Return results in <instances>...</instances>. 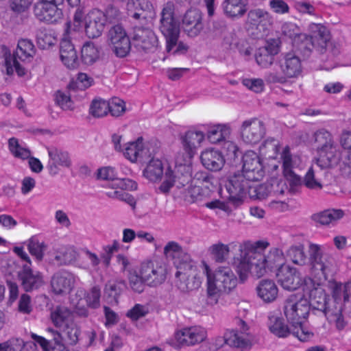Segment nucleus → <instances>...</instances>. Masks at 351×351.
<instances>
[{
    "label": "nucleus",
    "mask_w": 351,
    "mask_h": 351,
    "mask_svg": "<svg viewBox=\"0 0 351 351\" xmlns=\"http://www.w3.org/2000/svg\"><path fill=\"white\" fill-rule=\"evenodd\" d=\"M64 328V329L63 332L64 334L65 341L69 345H75L79 341V336L80 335V328L73 322L66 325Z\"/></svg>",
    "instance_id": "54"
},
{
    "label": "nucleus",
    "mask_w": 351,
    "mask_h": 351,
    "mask_svg": "<svg viewBox=\"0 0 351 351\" xmlns=\"http://www.w3.org/2000/svg\"><path fill=\"white\" fill-rule=\"evenodd\" d=\"M192 182L191 167L185 165H176L173 169H167L165 180L159 186V190L163 193H167L174 185L181 189Z\"/></svg>",
    "instance_id": "4"
},
{
    "label": "nucleus",
    "mask_w": 351,
    "mask_h": 351,
    "mask_svg": "<svg viewBox=\"0 0 351 351\" xmlns=\"http://www.w3.org/2000/svg\"><path fill=\"white\" fill-rule=\"evenodd\" d=\"M108 38L111 44H130V38L121 25H117L110 28L108 32Z\"/></svg>",
    "instance_id": "45"
},
{
    "label": "nucleus",
    "mask_w": 351,
    "mask_h": 351,
    "mask_svg": "<svg viewBox=\"0 0 351 351\" xmlns=\"http://www.w3.org/2000/svg\"><path fill=\"white\" fill-rule=\"evenodd\" d=\"M313 141L317 152L336 145L332 134L324 128L319 129L313 133Z\"/></svg>",
    "instance_id": "34"
},
{
    "label": "nucleus",
    "mask_w": 351,
    "mask_h": 351,
    "mask_svg": "<svg viewBox=\"0 0 351 351\" xmlns=\"http://www.w3.org/2000/svg\"><path fill=\"white\" fill-rule=\"evenodd\" d=\"M287 256L295 264L304 265L306 262V256L304 253V246H291L287 251Z\"/></svg>",
    "instance_id": "50"
},
{
    "label": "nucleus",
    "mask_w": 351,
    "mask_h": 351,
    "mask_svg": "<svg viewBox=\"0 0 351 351\" xmlns=\"http://www.w3.org/2000/svg\"><path fill=\"white\" fill-rule=\"evenodd\" d=\"M128 278L130 286L134 291L141 293L144 291L146 282L141 274L139 276L136 271H130Z\"/></svg>",
    "instance_id": "56"
},
{
    "label": "nucleus",
    "mask_w": 351,
    "mask_h": 351,
    "mask_svg": "<svg viewBox=\"0 0 351 351\" xmlns=\"http://www.w3.org/2000/svg\"><path fill=\"white\" fill-rule=\"evenodd\" d=\"M308 252L311 270L316 275H323L326 277L332 265L331 255L324 252L319 245L314 243L309 245Z\"/></svg>",
    "instance_id": "9"
},
{
    "label": "nucleus",
    "mask_w": 351,
    "mask_h": 351,
    "mask_svg": "<svg viewBox=\"0 0 351 351\" xmlns=\"http://www.w3.org/2000/svg\"><path fill=\"white\" fill-rule=\"evenodd\" d=\"M256 291L263 301L270 302L276 298L278 289L273 280H262L256 287Z\"/></svg>",
    "instance_id": "32"
},
{
    "label": "nucleus",
    "mask_w": 351,
    "mask_h": 351,
    "mask_svg": "<svg viewBox=\"0 0 351 351\" xmlns=\"http://www.w3.org/2000/svg\"><path fill=\"white\" fill-rule=\"evenodd\" d=\"M142 148L143 138H138L136 141L130 142L127 144L125 148L124 155L131 161H135L137 160L140 152L142 151Z\"/></svg>",
    "instance_id": "52"
},
{
    "label": "nucleus",
    "mask_w": 351,
    "mask_h": 351,
    "mask_svg": "<svg viewBox=\"0 0 351 351\" xmlns=\"http://www.w3.org/2000/svg\"><path fill=\"white\" fill-rule=\"evenodd\" d=\"M176 338L182 345L193 346L204 340L206 332L202 328L195 327L184 328L176 333Z\"/></svg>",
    "instance_id": "24"
},
{
    "label": "nucleus",
    "mask_w": 351,
    "mask_h": 351,
    "mask_svg": "<svg viewBox=\"0 0 351 351\" xmlns=\"http://www.w3.org/2000/svg\"><path fill=\"white\" fill-rule=\"evenodd\" d=\"M51 332L53 334L52 340H47L45 338L34 333L32 334V337L41 346L44 351H69L62 343L61 335L53 330H51Z\"/></svg>",
    "instance_id": "28"
},
{
    "label": "nucleus",
    "mask_w": 351,
    "mask_h": 351,
    "mask_svg": "<svg viewBox=\"0 0 351 351\" xmlns=\"http://www.w3.org/2000/svg\"><path fill=\"white\" fill-rule=\"evenodd\" d=\"M341 291V285L335 286L333 290V299L329 300L326 306V310L322 312V314L326 317L329 322H335L338 330H342L346 324L342 315L343 305L340 302Z\"/></svg>",
    "instance_id": "11"
},
{
    "label": "nucleus",
    "mask_w": 351,
    "mask_h": 351,
    "mask_svg": "<svg viewBox=\"0 0 351 351\" xmlns=\"http://www.w3.org/2000/svg\"><path fill=\"white\" fill-rule=\"evenodd\" d=\"M271 333L280 338H285L291 334V329L284 323L281 317L271 316L268 324Z\"/></svg>",
    "instance_id": "41"
},
{
    "label": "nucleus",
    "mask_w": 351,
    "mask_h": 351,
    "mask_svg": "<svg viewBox=\"0 0 351 351\" xmlns=\"http://www.w3.org/2000/svg\"><path fill=\"white\" fill-rule=\"evenodd\" d=\"M140 274L147 285L156 287L165 282L167 271L164 267L149 261L141 264Z\"/></svg>",
    "instance_id": "18"
},
{
    "label": "nucleus",
    "mask_w": 351,
    "mask_h": 351,
    "mask_svg": "<svg viewBox=\"0 0 351 351\" xmlns=\"http://www.w3.org/2000/svg\"><path fill=\"white\" fill-rule=\"evenodd\" d=\"M36 53L34 45H17L13 54L5 53L4 66L6 74L11 75L15 71L20 77L25 74V67L20 61L30 62Z\"/></svg>",
    "instance_id": "3"
},
{
    "label": "nucleus",
    "mask_w": 351,
    "mask_h": 351,
    "mask_svg": "<svg viewBox=\"0 0 351 351\" xmlns=\"http://www.w3.org/2000/svg\"><path fill=\"white\" fill-rule=\"evenodd\" d=\"M108 104L107 101L101 99H93L89 108V113L96 118L106 116L108 112Z\"/></svg>",
    "instance_id": "51"
},
{
    "label": "nucleus",
    "mask_w": 351,
    "mask_h": 351,
    "mask_svg": "<svg viewBox=\"0 0 351 351\" xmlns=\"http://www.w3.org/2000/svg\"><path fill=\"white\" fill-rule=\"evenodd\" d=\"M49 160L47 168L51 176H55L59 172V167H69L71 160L67 152L56 147H47Z\"/></svg>",
    "instance_id": "19"
},
{
    "label": "nucleus",
    "mask_w": 351,
    "mask_h": 351,
    "mask_svg": "<svg viewBox=\"0 0 351 351\" xmlns=\"http://www.w3.org/2000/svg\"><path fill=\"white\" fill-rule=\"evenodd\" d=\"M75 282L74 274L65 269L56 271L51 280L53 291L57 295L69 293L73 289Z\"/></svg>",
    "instance_id": "20"
},
{
    "label": "nucleus",
    "mask_w": 351,
    "mask_h": 351,
    "mask_svg": "<svg viewBox=\"0 0 351 351\" xmlns=\"http://www.w3.org/2000/svg\"><path fill=\"white\" fill-rule=\"evenodd\" d=\"M81 54L86 64H92L99 58V50L95 45H82Z\"/></svg>",
    "instance_id": "53"
},
{
    "label": "nucleus",
    "mask_w": 351,
    "mask_h": 351,
    "mask_svg": "<svg viewBox=\"0 0 351 351\" xmlns=\"http://www.w3.org/2000/svg\"><path fill=\"white\" fill-rule=\"evenodd\" d=\"M164 167L159 159L152 158L143 171V176L152 182L160 180L163 175Z\"/></svg>",
    "instance_id": "38"
},
{
    "label": "nucleus",
    "mask_w": 351,
    "mask_h": 351,
    "mask_svg": "<svg viewBox=\"0 0 351 351\" xmlns=\"http://www.w3.org/2000/svg\"><path fill=\"white\" fill-rule=\"evenodd\" d=\"M131 5L136 10L142 11V12H134L132 15L134 19L147 20L155 16L154 6L149 0H130L128 3V7L129 8Z\"/></svg>",
    "instance_id": "31"
},
{
    "label": "nucleus",
    "mask_w": 351,
    "mask_h": 351,
    "mask_svg": "<svg viewBox=\"0 0 351 351\" xmlns=\"http://www.w3.org/2000/svg\"><path fill=\"white\" fill-rule=\"evenodd\" d=\"M78 256L75 249L72 246H61L56 250L54 261L58 265H68L74 263Z\"/></svg>",
    "instance_id": "33"
},
{
    "label": "nucleus",
    "mask_w": 351,
    "mask_h": 351,
    "mask_svg": "<svg viewBox=\"0 0 351 351\" xmlns=\"http://www.w3.org/2000/svg\"><path fill=\"white\" fill-rule=\"evenodd\" d=\"M202 165L210 171L220 170L225 163L222 154L216 149H209L202 152L200 156Z\"/></svg>",
    "instance_id": "26"
},
{
    "label": "nucleus",
    "mask_w": 351,
    "mask_h": 351,
    "mask_svg": "<svg viewBox=\"0 0 351 351\" xmlns=\"http://www.w3.org/2000/svg\"><path fill=\"white\" fill-rule=\"evenodd\" d=\"M280 45H262L255 53V59L258 65L263 68L270 66L274 62V57L280 51Z\"/></svg>",
    "instance_id": "25"
},
{
    "label": "nucleus",
    "mask_w": 351,
    "mask_h": 351,
    "mask_svg": "<svg viewBox=\"0 0 351 351\" xmlns=\"http://www.w3.org/2000/svg\"><path fill=\"white\" fill-rule=\"evenodd\" d=\"M19 278L23 289L28 292L38 289L44 284L43 276L40 271H35L27 264L23 266L19 272Z\"/></svg>",
    "instance_id": "21"
},
{
    "label": "nucleus",
    "mask_w": 351,
    "mask_h": 351,
    "mask_svg": "<svg viewBox=\"0 0 351 351\" xmlns=\"http://www.w3.org/2000/svg\"><path fill=\"white\" fill-rule=\"evenodd\" d=\"M281 159L282 160L283 171L287 170H293L296 165L295 158H293L290 152L289 147H285L281 154Z\"/></svg>",
    "instance_id": "63"
},
{
    "label": "nucleus",
    "mask_w": 351,
    "mask_h": 351,
    "mask_svg": "<svg viewBox=\"0 0 351 351\" xmlns=\"http://www.w3.org/2000/svg\"><path fill=\"white\" fill-rule=\"evenodd\" d=\"M247 21L253 25H261L263 27L270 26L273 23L272 17L268 12L261 9L251 10L247 14Z\"/></svg>",
    "instance_id": "37"
},
{
    "label": "nucleus",
    "mask_w": 351,
    "mask_h": 351,
    "mask_svg": "<svg viewBox=\"0 0 351 351\" xmlns=\"http://www.w3.org/2000/svg\"><path fill=\"white\" fill-rule=\"evenodd\" d=\"M279 66L282 74L287 80L298 77L302 72V65L297 51L282 53V58L279 61Z\"/></svg>",
    "instance_id": "14"
},
{
    "label": "nucleus",
    "mask_w": 351,
    "mask_h": 351,
    "mask_svg": "<svg viewBox=\"0 0 351 351\" xmlns=\"http://www.w3.org/2000/svg\"><path fill=\"white\" fill-rule=\"evenodd\" d=\"M340 171L345 177H351V151H346L342 154Z\"/></svg>",
    "instance_id": "64"
},
{
    "label": "nucleus",
    "mask_w": 351,
    "mask_h": 351,
    "mask_svg": "<svg viewBox=\"0 0 351 351\" xmlns=\"http://www.w3.org/2000/svg\"><path fill=\"white\" fill-rule=\"evenodd\" d=\"M239 134L245 144L256 145L265 136V123L256 117L246 119L241 124Z\"/></svg>",
    "instance_id": "8"
},
{
    "label": "nucleus",
    "mask_w": 351,
    "mask_h": 351,
    "mask_svg": "<svg viewBox=\"0 0 351 351\" xmlns=\"http://www.w3.org/2000/svg\"><path fill=\"white\" fill-rule=\"evenodd\" d=\"M8 147L10 152L16 158L25 160L28 159L31 156V151L27 148L23 147L19 143L18 139L14 137L8 140Z\"/></svg>",
    "instance_id": "49"
},
{
    "label": "nucleus",
    "mask_w": 351,
    "mask_h": 351,
    "mask_svg": "<svg viewBox=\"0 0 351 351\" xmlns=\"http://www.w3.org/2000/svg\"><path fill=\"white\" fill-rule=\"evenodd\" d=\"M317 153L316 164L322 169L332 168L340 162L341 154L337 149V145L331 146L330 148L322 149Z\"/></svg>",
    "instance_id": "23"
},
{
    "label": "nucleus",
    "mask_w": 351,
    "mask_h": 351,
    "mask_svg": "<svg viewBox=\"0 0 351 351\" xmlns=\"http://www.w3.org/2000/svg\"><path fill=\"white\" fill-rule=\"evenodd\" d=\"M241 244L230 243V245H225L222 243H217L212 245L209 247V252L212 256L213 259L217 263H223L226 261L230 251V248H238L239 251V245Z\"/></svg>",
    "instance_id": "35"
},
{
    "label": "nucleus",
    "mask_w": 351,
    "mask_h": 351,
    "mask_svg": "<svg viewBox=\"0 0 351 351\" xmlns=\"http://www.w3.org/2000/svg\"><path fill=\"white\" fill-rule=\"evenodd\" d=\"M230 134V129L225 125L213 126L208 132V138L212 143H218L226 141Z\"/></svg>",
    "instance_id": "44"
},
{
    "label": "nucleus",
    "mask_w": 351,
    "mask_h": 351,
    "mask_svg": "<svg viewBox=\"0 0 351 351\" xmlns=\"http://www.w3.org/2000/svg\"><path fill=\"white\" fill-rule=\"evenodd\" d=\"M344 215V211L341 209H327L318 213L313 214L312 219L322 225H328L340 219Z\"/></svg>",
    "instance_id": "36"
},
{
    "label": "nucleus",
    "mask_w": 351,
    "mask_h": 351,
    "mask_svg": "<svg viewBox=\"0 0 351 351\" xmlns=\"http://www.w3.org/2000/svg\"><path fill=\"white\" fill-rule=\"evenodd\" d=\"M223 342L232 346L245 348L249 343V339L243 336H239L237 330H230L225 333L223 338L218 337L203 343L199 348V351H217Z\"/></svg>",
    "instance_id": "13"
},
{
    "label": "nucleus",
    "mask_w": 351,
    "mask_h": 351,
    "mask_svg": "<svg viewBox=\"0 0 351 351\" xmlns=\"http://www.w3.org/2000/svg\"><path fill=\"white\" fill-rule=\"evenodd\" d=\"M308 313L309 306L307 299L298 298L295 295H291L285 300L284 314L292 326L302 324V319L306 318Z\"/></svg>",
    "instance_id": "7"
},
{
    "label": "nucleus",
    "mask_w": 351,
    "mask_h": 351,
    "mask_svg": "<svg viewBox=\"0 0 351 351\" xmlns=\"http://www.w3.org/2000/svg\"><path fill=\"white\" fill-rule=\"evenodd\" d=\"M255 195L259 199H264L272 194L274 190V184L265 182L253 188Z\"/></svg>",
    "instance_id": "60"
},
{
    "label": "nucleus",
    "mask_w": 351,
    "mask_h": 351,
    "mask_svg": "<svg viewBox=\"0 0 351 351\" xmlns=\"http://www.w3.org/2000/svg\"><path fill=\"white\" fill-rule=\"evenodd\" d=\"M254 180H250L243 173H234L230 176L226 183V188L229 193V202L234 206L237 207L243 202V197L247 193H250L252 189V182Z\"/></svg>",
    "instance_id": "5"
},
{
    "label": "nucleus",
    "mask_w": 351,
    "mask_h": 351,
    "mask_svg": "<svg viewBox=\"0 0 351 351\" xmlns=\"http://www.w3.org/2000/svg\"><path fill=\"white\" fill-rule=\"evenodd\" d=\"M107 103L109 106L108 112L113 117H119L125 111V102L119 97H113Z\"/></svg>",
    "instance_id": "57"
},
{
    "label": "nucleus",
    "mask_w": 351,
    "mask_h": 351,
    "mask_svg": "<svg viewBox=\"0 0 351 351\" xmlns=\"http://www.w3.org/2000/svg\"><path fill=\"white\" fill-rule=\"evenodd\" d=\"M94 80L92 77H89L86 73H80L77 75L76 80H72L67 85L66 88L69 90L82 89L85 90L93 85Z\"/></svg>",
    "instance_id": "48"
},
{
    "label": "nucleus",
    "mask_w": 351,
    "mask_h": 351,
    "mask_svg": "<svg viewBox=\"0 0 351 351\" xmlns=\"http://www.w3.org/2000/svg\"><path fill=\"white\" fill-rule=\"evenodd\" d=\"M207 283L223 293H229L236 287L237 278L230 267H220L213 275L208 274Z\"/></svg>",
    "instance_id": "10"
},
{
    "label": "nucleus",
    "mask_w": 351,
    "mask_h": 351,
    "mask_svg": "<svg viewBox=\"0 0 351 351\" xmlns=\"http://www.w3.org/2000/svg\"><path fill=\"white\" fill-rule=\"evenodd\" d=\"M202 13L197 9H190L184 15L182 25L190 37L197 36L203 29Z\"/></svg>",
    "instance_id": "22"
},
{
    "label": "nucleus",
    "mask_w": 351,
    "mask_h": 351,
    "mask_svg": "<svg viewBox=\"0 0 351 351\" xmlns=\"http://www.w3.org/2000/svg\"><path fill=\"white\" fill-rule=\"evenodd\" d=\"M126 285L124 280L117 281L114 283H108L106 285L104 293L110 299V302L118 303V298L125 288Z\"/></svg>",
    "instance_id": "47"
},
{
    "label": "nucleus",
    "mask_w": 351,
    "mask_h": 351,
    "mask_svg": "<svg viewBox=\"0 0 351 351\" xmlns=\"http://www.w3.org/2000/svg\"><path fill=\"white\" fill-rule=\"evenodd\" d=\"M246 0H224L222 8L225 14L230 18L243 16L247 10Z\"/></svg>",
    "instance_id": "30"
},
{
    "label": "nucleus",
    "mask_w": 351,
    "mask_h": 351,
    "mask_svg": "<svg viewBox=\"0 0 351 351\" xmlns=\"http://www.w3.org/2000/svg\"><path fill=\"white\" fill-rule=\"evenodd\" d=\"M100 289L96 286L93 287L85 296L88 306L92 308H99L100 306Z\"/></svg>",
    "instance_id": "58"
},
{
    "label": "nucleus",
    "mask_w": 351,
    "mask_h": 351,
    "mask_svg": "<svg viewBox=\"0 0 351 351\" xmlns=\"http://www.w3.org/2000/svg\"><path fill=\"white\" fill-rule=\"evenodd\" d=\"M164 254L173 261L177 271L175 274L176 286L182 292L193 290L195 285L192 279L194 278L192 271L194 266L190 255L184 252L182 246L176 241H169L164 247Z\"/></svg>",
    "instance_id": "2"
},
{
    "label": "nucleus",
    "mask_w": 351,
    "mask_h": 351,
    "mask_svg": "<svg viewBox=\"0 0 351 351\" xmlns=\"http://www.w3.org/2000/svg\"><path fill=\"white\" fill-rule=\"evenodd\" d=\"M204 139V134L200 131L189 130L182 137V143L189 158L196 152V149Z\"/></svg>",
    "instance_id": "27"
},
{
    "label": "nucleus",
    "mask_w": 351,
    "mask_h": 351,
    "mask_svg": "<svg viewBox=\"0 0 351 351\" xmlns=\"http://www.w3.org/2000/svg\"><path fill=\"white\" fill-rule=\"evenodd\" d=\"M28 250L29 253L36 257V260L40 262L44 256V252L47 246L44 242H39L38 240L31 239L28 243Z\"/></svg>",
    "instance_id": "55"
},
{
    "label": "nucleus",
    "mask_w": 351,
    "mask_h": 351,
    "mask_svg": "<svg viewBox=\"0 0 351 351\" xmlns=\"http://www.w3.org/2000/svg\"><path fill=\"white\" fill-rule=\"evenodd\" d=\"M267 245V243L263 241H257L254 245L247 242L239 245L240 256L234 258V264L241 282L247 278L250 273L261 278L267 270L278 269L286 265L280 249L273 248L267 254L262 253Z\"/></svg>",
    "instance_id": "1"
},
{
    "label": "nucleus",
    "mask_w": 351,
    "mask_h": 351,
    "mask_svg": "<svg viewBox=\"0 0 351 351\" xmlns=\"http://www.w3.org/2000/svg\"><path fill=\"white\" fill-rule=\"evenodd\" d=\"M242 173L250 180H260L264 176V171L258 154L252 150L246 152L242 157Z\"/></svg>",
    "instance_id": "16"
},
{
    "label": "nucleus",
    "mask_w": 351,
    "mask_h": 351,
    "mask_svg": "<svg viewBox=\"0 0 351 351\" xmlns=\"http://www.w3.org/2000/svg\"><path fill=\"white\" fill-rule=\"evenodd\" d=\"M276 278L282 287L289 291L296 290L302 284L300 272L296 268L289 265H283L277 269Z\"/></svg>",
    "instance_id": "17"
},
{
    "label": "nucleus",
    "mask_w": 351,
    "mask_h": 351,
    "mask_svg": "<svg viewBox=\"0 0 351 351\" xmlns=\"http://www.w3.org/2000/svg\"><path fill=\"white\" fill-rule=\"evenodd\" d=\"M119 176V173L115 169L112 167H104L97 170V178L103 180H109L115 182Z\"/></svg>",
    "instance_id": "59"
},
{
    "label": "nucleus",
    "mask_w": 351,
    "mask_h": 351,
    "mask_svg": "<svg viewBox=\"0 0 351 351\" xmlns=\"http://www.w3.org/2000/svg\"><path fill=\"white\" fill-rule=\"evenodd\" d=\"M131 39L134 42L145 44H154L158 41L154 32L148 28L135 27L131 36Z\"/></svg>",
    "instance_id": "42"
},
{
    "label": "nucleus",
    "mask_w": 351,
    "mask_h": 351,
    "mask_svg": "<svg viewBox=\"0 0 351 351\" xmlns=\"http://www.w3.org/2000/svg\"><path fill=\"white\" fill-rule=\"evenodd\" d=\"M106 25L104 12L94 9L90 11L84 18L85 34L88 38L95 39L99 37Z\"/></svg>",
    "instance_id": "15"
},
{
    "label": "nucleus",
    "mask_w": 351,
    "mask_h": 351,
    "mask_svg": "<svg viewBox=\"0 0 351 351\" xmlns=\"http://www.w3.org/2000/svg\"><path fill=\"white\" fill-rule=\"evenodd\" d=\"M71 316L70 310L66 306H58L51 313V319L56 327L62 328L69 324Z\"/></svg>",
    "instance_id": "40"
},
{
    "label": "nucleus",
    "mask_w": 351,
    "mask_h": 351,
    "mask_svg": "<svg viewBox=\"0 0 351 351\" xmlns=\"http://www.w3.org/2000/svg\"><path fill=\"white\" fill-rule=\"evenodd\" d=\"M174 3L168 1L160 13L159 27L166 38L167 44H177L180 34V27L174 18Z\"/></svg>",
    "instance_id": "6"
},
{
    "label": "nucleus",
    "mask_w": 351,
    "mask_h": 351,
    "mask_svg": "<svg viewBox=\"0 0 351 351\" xmlns=\"http://www.w3.org/2000/svg\"><path fill=\"white\" fill-rule=\"evenodd\" d=\"M37 44H54L57 40L53 33L46 29H40L36 34Z\"/></svg>",
    "instance_id": "61"
},
{
    "label": "nucleus",
    "mask_w": 351,
    "mask_h": 351,
    "mask_svg": "<svg viewBox=\"0 0 351 351\" xmlns=\"http://www.w3.org/2000/svg\"><path fill=\"white\" fill-rule=\"evenodd\" d=\"M24 341L20 338H11L0 343V351H21Z\"/></svg>",
    "instance_id": "62"
},
{
    "label": "nucleus",
    "mask_w": 351,
    "mask_h": 351,
    "mask_svg": "<svg viewBox=\"0 0 351 351\" xmlns=\"http://www.w3.org/2000/svg\"><path fill=\"white\" fill-rule=\"evenodd\" d=\"M80 27H75L71 25V22L66 23V29L61 38V41L67 43L69 44H73L74 43H80L82 37V32H80Z\"/></svg>",
    "instance_id": "46"
},
{
    "label": "nucleus",
    "mask_w": 351,
    "mask_h": 351,
    "mask_svg": "<svg viewBox=\"0 0 351 351\" xmlns=\"http://www.w3.org/2000/svg\"><path fill=\"white\" fill-rule=\"evenodd\" d=\"M248 310L245 307V304H239L237 306L238 315L234 319V323L237 326L234 330H237L238 335L239 333L243 335H249V327L244 320L247 314Z\"/></svg>",
    "instance_id": "43"
},
{
    "label": "nucleus",
    "mask_w": 351,
    "mask_h": 351,
    "mask_svg": "<svg viewBox=\"0 0 351 351\" xmlns=\"http://www.w3.org/2000/svg\"><path fill=\"white\" fill-rule=\"evenodd\" d=\"M331 299L325 293L324 289L316 288L312 289L309 293L308 306L312 311H317L320 313L326 310V306Z\"/></svg>",
    "instance_id": "29"
},
{
    "label": "nucleus",
    "mask_w": 351,
    "mask_h": 351,
    "mask_svg": "<svg viewBox=\"0 0 351 351\" xmlns=\"http://www.w3.org/2000/svg\"><path fill=\"white\" fill-rule=\"evenodd\" d=\"M60 58L64 64L69 69L78 66L77 53L75 45H60Z\"/></svg>",
    "instance_id": "39"
},
{
    "label": "nucleus",
    "mask_w": 351,
    "mask_h": 351,
    "mask_svg": "<svg viewBox=\"0 0 351 351\" xmlns=\"http://www.w3.org/2000/svg\"><path fill=\"white\" fill-rule=\"evenodd\" d=\"M64 0H40L35 5L34 12L40 21L55 23L62 18V11L60 8Z\"/></svg>",
    "instance_id": "12"
}]
</instances>
